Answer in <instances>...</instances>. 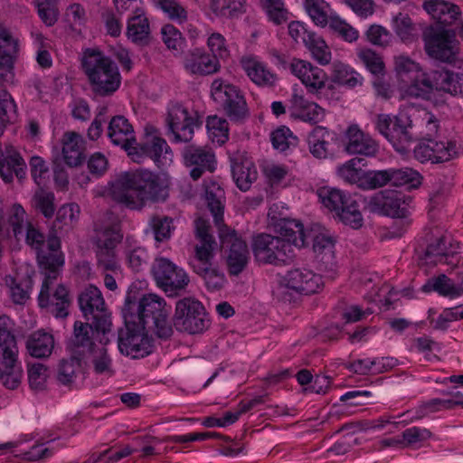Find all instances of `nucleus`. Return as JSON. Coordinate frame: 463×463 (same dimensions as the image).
<instances>
[{
    "mask_svg": "<svg viewBox=\"0 0 463 463\" xmlns=\"http://www.w3.org/2000/svg\"><path fill=\"white\" fill-rule=\"evenodd\" d=\"M442 92L463 95V74L449 71L427 74L419 64L407 60V110H413L416 105L409 99L415 98L437 104Z\"/></svg>",
    "mask_w": 463,
    "mask_h": 463,
    "instance_id": "obj_1",
    "label": "nucleus"
},
{
    "mask_svg": "<svg viewBox=\"0 0 463 463\" xmlns=\"http://www.w3.org/2000/svg\"><path fill=\"white\" fill-rule=\"evenodd\" d=\"M423 8L436 22L424 33L428 54L443 61H451L458 52L455 33L448 28L459 15L458 7L445 0H425Z\"/></svg>",
    "mask_w": 463,
    "mask_h": 463,
    "instance_id": "obj_2",
    "label": "nucleus"
},
{
    "mask_svg": "<svg viewBox=\"0 0 463 463\" xmlns=\"http://www.w3.org/2000/svg\"><path fill=\"white\" fill-rule=\"evenodd\" d=\"M114 201L132 210H140L147 200L164 201L167 193L158 175L146 170L125 172L110 183Z\"/></svg>",
    "mask_w": 463,
    "mask_h": 463,
    "instance_id": "obj_3",
    "label": "nucleus"
},
{
    "mask_svg": "<svg viewBox=\"0 0 463 463\" xmlns=\"http://www.w3.org/2000/svg\"><path fill=\"white\" fill-rule=\"evenodd\" d=\"M195 228L200 244L194 247V257L191 260L190 266L197 275L203 279L209 289L219 290L225 282V277L213 263L216 241L209 233L211 226L206 220L198 218L195 221Z\"/></svg>",
    "mask_w": 463,
    "mask_h": 463,
    "instance_id": "obj_4",
    "label": "nucleus"
},
{
    "mask_svg": "<svg viewBox=\"0 0 463 463\" xmlns=\"http://www.w3.org/2000/svg\"><path fill=\"white\" fill-rule=\"evenodd\" d=\"M82 68L95 94L101 97L110 96L119 88L121 77L118 68L101 52L86 50L82 58Z\"/></svg>",
    "mask_w": 463,
    "mask_h": 463,
    "instance_id": "obj_5",
    "label": "nucleus"
},
{
    "mask_svg": "<svg viewBox=\"0 0 463 463\" xmlns=\"http://www.w3.org/2000/svg\"><path fill=\"white\" fill-rule=\"evenodd\" d=\"M11 319L7 316L0 317V381L6 388L14 390L21 383L23 370L17 362L18 347L15 336L11 332Z\"/></svg>",
    "mask_w": 463,
    "mask_h": 463,
    "instance_id": "obj_6",
    "label": "nucleus"
},
{
    "mask_svg": "<svg viewBox=\"0 0 463 463\" xmlns=\"http://www.w3.org/2000/svg\"><path fill=\"white\" fill-rule=\"evenodd\" d=\"M125 326L118 332V347L121 354L137 359L151 353L146 327L137 322L136 317L123 314Z\"/></svg>",
    "mask_w": 463,
    "mask_h": 463,
    "instance_id": "obj_7",
    "label": "nucleus"
},
{
    "mask_svg": "<svg viewBox=\"0 0 463 463\" xmlns=\"http://www.w3.org/2000/svg\"><path fill=\"white\" fill-rule=\"evenodd\" d=\"M317 194L322 203L335 212L343 223L354 229L362 227L364 220L354 198L335 188L322 187Z\"/></svg>",
    "mask_w": 463,
    "mask_h": 463,
    "instance_id": "obj_8",
    "label": "nucleus"
},
{
    "mask_svg": "<svg viewBox=\"0 0 463 463\" xmlns=\"http://www.w3.org/2000/svg\"><path fill=\"white\" fill-rule=\"evenodd\" d=\"M172 320L177 331L191 335L202 333L209 326L204 307L192 298H184L176 302Z\"/></svg>",
    "mask_w": 463,
    "mask_h": 463,
    "instance_id": "obj_9",
    "label": "nucleus"
},
{
    "mask_svg": "<svg viewBox=\"0 0 463 463\" xmlns=\"http://www.w3.org/2000/svg\"><path fill=\"white\" fill-rule=\"evenodd\" d=\"M211 89L213 99L222 107L230 120L242 122L248 118V106L239 88L218 79L213 81Z\"/></svg>",
    "mask_w": 463,
    "mask_h": 463,
    "instance_id": "obj_10",
    "label": "nucleus"
},
{
    "mask_svg": "<svg viewBox=\"0 0 463 463\" xmlns=\"http://www.w3.org/2000/svg\"><path fill=\"white\" fill-rule=\"evenodd\" d=\"M94 231L98 234L97 259L99 268L103 271H115L119 266L114 249L123 237L119 223L118 222H113L109 225L95 223Z\"/></svg>",
    "mask_w": 463,
    "mask_h": 463,
    "instance_id": "obj_11",
    "label": "nucleus"
},
{
    "mask_svg": "<svg viewBox=\"0 0 463 463\" xmlns=\"http://www.w3.org/2000/svg\"><path fill=\"white\" fill-rule=\"evenodd\" d=\"M252 251L258 261L279 265L292 258L293 247L279 237L262 233L253 238Z\"/></svg>",
    "mask_w": 463,
    "mask_h": 463,
    "instance_id": "obj_12",
    "label": "nucleus"
},
{
    "mask_svg": "<svg viewBox=\"0 0 463 463\" xmlns=\"http://www.w3.org/2000/svg\"><path fill=\"white\" fill-rule=\"evenodd\" d=\"M322 284L321 277L309 269H292L287 273L279 285V298L285 302H290L292 298L288 290L310 295L317 293Z\"/></svg>",
    "mask_w": 463,
    "mask_h": 463,
    "instance_id": "obj_13",
    "label": "nucleus"
},
{
    "mask_svg": "<svg viewBox=\"0 0 463 463\" xmlns=\"http://www.w3.org/2000/svg\"><path fill=\"white\" fill-rule=\"evenodd\" d=\"M152 272L157 286L171 297L184 289L190 281L184 269L165 258L156 260Z\"/></svg>",
    "mask_w": 463,
    "mask_h": 463,
    "instance_id": "obj_14",
    "label": "nucleus"
},
{
    "mask_svg": "<svg viewBox=\"0 0 463 463\" xmlns=\"http://www.w3.org/2000/svg\"><path fill=\"white\" fill-rule=\"evenodd\" d=\"M221 246L228 247L226 263L229 273L238 276L246 268L249 260V250L246 242L238 237L235 230L222 226L219 232Z\"/></svg>",
    "mask_w": 463,
    "mask_h": 463,
    "instance_id": "obj_15",
    "label": "nucleus"
},
{
    "mask_svg": "<svg viewBox=\"0 0 463 463\" xmlns=\"http://www.w3.org/2000/svg\"><path fill=\"white\" fill-rule=\"evenodd\" d=\"M459 147L455 141H438L430 137H424L413 148L415 158L421 162L440 163L455 157Z\"/></svg>",
    "mask_w": 463,
    "mask_h": 463,
    "instance_id": "obj_16",
    "label": "nucleus"
},
{
    "mask_svg": "<svg viewBox=\"0 0 463 463\" xmlns=\"http://www.w3.org/2000/svg\"><path fill=\"white\" fill-rule=\"evenodd\" d=\"M165 306V300L154 294L144 296L139 301L128 296L122 313L136 317L135 320L146 327L153 318L166 311Z\"/></svg>",
    "mask_w": 463,
    "mask_h": 463,
    "instance_id": "obj_17",
    "label": "nucleus"
},
{
    "mask_svg": "<svg viewBox=\"0 0 463 463\" xmlns=\"http://www.w3.org/2000/svg\"><path fill=\"white\" fill-rule=\"evenodd\" d=\"M404 195L402 192L396 190H384L372 196L366 205V208L373 213L391 216L400 219L405 216V209L401 207L404 203Z\"/></svg>",
    "mask_w": 463,
    "mask_h": 463,
    "instance_id": "obj_18",
    "label": "nucleus"
},
{
    "mask_svg": "<svg viewBox=\"0 0 463 463\" xmlns=\"http://www.w3.org/2000/svg\"><path fill=\"white\" fill-rule=\"evenodd\" d=\"M93 333L94 329L92 325L81 321H75L73 333L66 345L69 353L82 360L87 354H91L96 346L93 340Z\"/></svg>",
    "mask_w": 463,
    "mask_h": 463,
    "instance_id": "obj_19",
    "label": "nucleus"
},
{
    "mask_svg": "<svg viewBox=\"0 0 463 463\" xmlns=\"http://www.w3.org/2000/svg\"><path fill=\"white\" fill-rule=\"evenodd\" d=\"M80 209L77 204H64L59 208L56 213V218L51 226L50 232L47 238V247L51 250H59L61 241L59 233L63 231L68 232L72 228L73 223L78 219Z\"/></svg>",
    "mask_w": 463,
    "mask_h": 463,
    "instance_id": "obj_20",
    "label": "nucleus"
},
{
    "mask_svg": "<svg viewBox=\"0 0 463 463\" xmlns=\"http://www.w3.org/2000/svg\"><path fill=\"white\" fill-rule=\"evenodd\" d=\"M183 158L186 166H194L190 172L194 180H198L206 170H214V155L201 146H186L183 150Z\"/></svg>",
    "mask_w": 463,
    "mask_h": 463,
    "instance_id": "obj_21",
    "label": "nucleus"
},
{
    "mask_svg": "<svg viewBox=\"0 0 463 463\" xmlns=\"http://www.w3.org/2000/svg\"><path fill=\"white\" fill-rule=\"evenodd\" d=\"M376 125L380 133L398 152L402 153L405 150V125L400 118L395 117L392 119L388 115L379 114Z\"/></svg>",
    "mask_w": 463,
    "mask_h": 463,
    "instance_id": "obj_22",
    "label": "nucleus"
},
{
    "mask_svg": "<svg viewBox=\"0 0 463 463\" xmlns=\"http://www.w3.org/2000/svg\"><path fill=\"white\" fill-rule=\"evenodd\" d=\"M133 127L124 116H115L108 128V136L112 143L120 146L128 155L135 153L131 148L136 144Z\"/></svg>",
    "mask_w": 463,
    "mask_h": 463,
    "instance_id": "obj_23",
    "label": "nucleus"
},
{
    "mask_svg": "<svg viewBox=\"0 0 463 463\" xmlns=\"http://www.w3.org/2000/svg\"><path fill=\"white\" fill-rule=\"evenodd\" d=\"M291 71L309 89L310 92H317L326 85V72L307 61H294L291 63Z\"/></svg>",
    "mask_w": 463,
    "mask_h": 463,
    "instance_id": "obj_24",
    "label": "nucleus"
},
{
    "mask_svg": "<svg viewBox=\"0 0 463 463\" xmlns=\"http://www.w3.org/2000/svg\"><path fill=\"white\" fill-rule=\"evenodd\" d=\"M335 242L332 237L319 233L313 239V250L316 261L321 271L334 272L336 267Z\"/></svg>",
    "mask_w": 463,
    "mask_h": 463,
    "instance_id": "obj_25",
    "label": "nucleus"
},
{
    "mask_svg": "<svg viewBox=\"0 0 463 463\" xmlns=\"http://www.w3.org/2000/svg\"><path fill=\"white\" fill-rule=\"evenodd\" d=\"M348 142L345 150L349 154L364 156H374L378 151L377 143L368 135H365L356 125L348 128L346 131Z\"/></svg>",
    "mask_w": 463,
    "mask_h": 463,
    "instance_id": "obj_26",
    "label": "nucleus"
},
{
    "mask_svg": "<svg viewBox=\"0 0 463 463\" xmlns=\"http://www.w3.org/2000/svg\"><path fill=\"white\" fill-rule=\"evenodd\" d=\"M292 116L311 124L323 120L325 109L315 102L308 101L303 96L294 93L291 99Z\"/></svg>",
    "mask_w": 463,
    "mask_h": 463,
    "instance_id": "obj_27",
    "label": "nucleus"
},
{
    "mask_svg": "<svg viewBox=\"0 0 463 463\" xmlns=\"http://www.w3.org/2000/svg\"><path fill=\"white\" fill-rule=\"evenodd\" d=\"M169 146L166 141L159 137H152L150 140L146 141L143 144H134L132 153L130 156L136 162H141V160L147 156L150 157L155 163L159 164L161 156L165 152V155L168 153Z\"/></svg>",
    "mask_w": 463,
    "mask_h": 463,
    "instance_id": "obj_28",
    "label": "nucleus"
},
{
    "mask_svg": "<svg viewBox=\"0 0 463 463\" xmlns=\"http://www.w3.org/2000/svg\"><path fill=\"white\" fill-rule=\"evenodd\" d=\"M184 68L193 74L208 75L218 71V61L200 49H194L186 54Z\"/></svg>",
    "mask_w": 463,
    "mask_h": 463,
    "instance_id": "obj_29",
    "label": "nucleus"
},
{
    "mask_svg": "<svg viewBox=\"0 0 463 463\" xmlns=\"http://www.w3.org/2000/svg\"><path fill=\"white\" fill-rule=\"evenodd\" d=\"M14 174L22 181L26 176V164L16 151L0 156V176L5 183H11Z\"/></svg>",
    "mask_w": 463,
    "mask_h": 463,
    "instance_id": "obj_30",
    "label": "nucleus"
},
{
    "mask_svg": "<svg viewBox=\"0 0 463 463\" xmlns=\"http://www.w3.org/2000/svg\"><path fill=\"white\" fill-rule=\"evenodd\" d=\"M54 347V338L50 333L39 330L31 334L26 340V349L33 357H49Z\"/></svg>",
    "mask_w": 463,
    "mask_h": 463,
    "instance_id": "obj_31",
    "label": "nucleus"
},
{
    "mask_svg": "<svg viewBox=\"0 0 463 463\" xmlns=\"http://www.w3.org/2000/svg\"><path fill=\"white\" fill-rule=\"evenodd\" d=\"M280 239L286 242L297 246L304 247L306 244V235L303 224L297 220L281 219L276 225Z\"/></svg>",
    "mask_w": 463,
    "mask_h": 463,
    "instance_id": "obj_32",
    "label": "nucleus"
},
{
    "mask_svg": "<svg viewBox=\"0 0 463 463\" xmlns=\"http://www.w3.org/2000/svg\"><path fill=\"white\" fill-rule=\"evenodd\" d=\"M80 308L86 319L96 312L102 311L105 302L100 290L92 285L88 286L78 297Z\"/></svg>",
    "mask_w": 463,
    "mask_h": 463,
    "instance_id": "obj_33",
    "label": "nucleus"
},
{
    "mask_svg": "<svg viewBox=\"0 0 463 463\" xmlns=\"http://www.w3.org/2000/svg\"><path fill=\"white\" fill-rule=\"evenodd\" d=\"M81 137L75 132L64 135L62 155L66 165L70 167L80 165L84 160L81 149Z\"/></svg>",
    "mask_w": 463,
    "mask_h": 463,
    "instance_id": "obj_34",
    "label": "nucleus"
},
{
    "mask_svg": "<svg viewBox=\"0 0 463 463\" xmlns=\"http://www.w3.org/2000/svg\"><path fill=\"white\" fill-rule=\"evenodd\" d=\"M232 173L236 185L241 191L249 190L252 182L257 179V171L250 162L232 161Z\"/></svg>",
    "mask_w": 463,
    "mask_h": 463,
    "instance_id": "obj_35",
    "label": "nucleus"
},
{
    "mask_svg": "<svg viewBox=\"0 0 463 463\" xmlns=\"http://www.w3.org/2000/svg\"><path fill=\"white\" fill-rule=\"evenodd\" d=\"M82 359L70 354L62 358L57 365L56 379L59 383L71 387L76 379V370L80 368Z\"/></svg>",
    "mask_w": 463,
    "mask_h": 463,
    "instance_id": "obj_36",
    "label": "nucleus"
},
{
    "mask_svg": "<svg viewBox=\"0 0 463 463\" xmlns=\"http://www.w3.org/2000/svg\"><path fill=\"white\" fill-rule=\"evenodd\" d=\"M17 52V41L6 28L0 25V64L9 67L14 64Z\"/></svg>",
    "mask_w": 463,
    "mask_h": 463,
    "instance_id": "obj_37",
    "label": "nucleus"
},
{
    "mask_svg": "<svg viewBox=\"0 0 463 463\" xmlns=\"http://www.w3.org/2000/svg\"><path fill=\"white\" fill-rule=\"evenodd\" d=\"M128 37L135 43H147L149 35V23L143 14H137L130 17L128 23Z\"/></svg>",
    "mask_w": 463,
    "mask_h": 463,
    "instance_id": "obj_38",
    "label": "nucleus"
},
{
    "mask_svg": "<svg viewBox=\"0 0 463 463\" xmlns=\"http://www.w3.org/2000/svg\"><path fill=\"white\" fill-rule=\"evenodd\" d=\"M55 196L52 192L39 188L33 195L32 207L42 213L46 219H51L55 213Z\"/></svg>",
    "mask_w": 463,
    "mask_h": 463,
    "instance_id": "obj_39",
    "label": "nucleus"
},
{
    "mask_svg": "<svg viewBox=\"0 0 463 463\" xmlns=\"http://www.w3.org/2000/svg\"><path fill=\"white\" fill-rule=\"evenodd\" d=\"M450 382L459 384L451 392V398L432 400L429 404L430 411L463 405V375L451 376Z\"/></svg>",
    "mask_w": 463,
    "mask_h": 463,
    "instance_id": "obj_40",
    "label": "nucleus"
},
{
    "mask_svg": "<svg viewBox=\"0 0 463 463\" xmlns=\"http://www.w3.org/2000/svg\"><path fill=\"white\" fill-rule=\"evenodd\" d=\"M328 131L326 128L317 126L308 136L307 142L310 153L317 158H326L327 156Z\"/></svg>",
    "mask_w": 463,
    "mask_h": 463,
    "instance_id": "obj_41",
    "label": "nucleus"
},
{
    "mask_svg": "<svg viewBox=\"0 0 463 463\" xmlns=\"http://www.w3.org/2000/svg\"><path fill=\"white\" fill-rule=\"evenodd\" d=\"M425 291H435L441 296L456 298L461 294V289L455 286L445 275L430 279L424 286Z\"/></svg>",
    "mask_w": 463,
    "mask_h": 463,
    "instance_id": "obj_42",
    "label": "nucleus"
},
{
    "mask_svg": "<svg viewBox=\"0 0 463 463\" xmlns=\"http://www.w3.org/2000/svg\"><path fill=\"white\" fill-rule=\"evenodd\" d=\"M48 250H50L48 253L38 251L37 260L40 268L44 270L45 276L53 274L57 279L59 271L64 264V258L61 252H57L58 250H51L49 248Z\"/></svg>",
    "mask_w": 463,
    "mask_h": 463,
    "instance_id": "obj_43",
    "label": "nucleus"
},
{
    "mask_svg": "<svg viewBox=\"0 0 463 463\" xmlns=\"http://www.w3.org/2000/svg\"><path fill=\"white\" fill-rule=\"evenodd\" d=\"M358 76L356 72L350 71L346 64L341 61H335L333 63L330 75L332 82L353 88L360 82Z\"/></svg>",
    "mask_w": 463,
    "mask_h": 463,
    "instance_id": "obj_44",
    "label": "nucleus"
},
{
    "mask_svg": "<svg viewBox=\"0 0 463 463\" xmlns=\"http://www.w3.org/2000/svg\"><path fill=\"white\" fill-rule=\"evenodd\" d=\"M358 58L365 68L373 75L385 73V64L383 57L371 48H363L358 52Z\"/></svg>",
    "mask_w": 463,
    "mask_h": 463,
    "instance_id": "obj_45",
    "label": "nucleus"
},
{
    "mask_svg": "<svg viewBox=\"0 0 463 463\" xmlns=\"http://www.w3.org/2000/svg\"><path fill=\"white\" fill-rule=\"evenodd\" d=\"M305 8L313 22L325 27L332 15L328 14L329 5L324 0H305Z\"/></svg>",
    "mask_w": 463,
    "mask_h": 463,
    "instance_id": "obj_46",
    "label": "nucleus"
},
{
    "mask_svg": "<svg viewBox=\"0 0 463 463\" xmlns=\"http://www.w3.org/2000/svg\"><path fill=\"white\" fill-rule=\"evenodd\" d=\"M5 284L10 288L12 299L15 304H24L29 298V288L32 279L27 278L24 281L17 282L12 276L5 278Z\"/></svg>",
    "mask_w": 463,
    "mask_h": 463,
    "instance_id": "obj_47",
    "label": "nucleus"
},
{
    "mask_svg": "<svg viewBox=\"0 0 463 463\" xmlns=\"http://www.w3.org/2000/svg\"><path fill=\"white\" fill-rule=\"evenodd\" d=\"M328 27L333 33L348 43L355 42L359 37L358 31L338 16L330 17Z\"/></svg>",
    "mask_w": 463,
    "mask_h": 463,
    "instance_id": "obj_48",
    "label": "nucleus"
},
{
    "mask_svg": "<svg viewBox=\"0 0 463 463\" xmlns=\"http://www.w3.org/2000/svg\"><path fill=\"white\" fill-rule=\"evenodd\" d=\"M376 429L383 430V434H397L405 439V420L403 414L377 419Z\"/></svg>",
    "mask_w": 463,
    "mask_h": 463,
    "instance_id": "obj_49",
    "label": "nucleus"
},
{
    "mask_svg": "<svg viewBox=\"0 0 463 463\" xmlns=\"http://www.w3.org/2000/svg\"><path fill=\"white\" fill-rule=\"evenodd\" d=\"M387 170L368 171L359 178V187L366 190H374L388 184Z\"/></svg>",
    "mask_w": 463,
    "mask_h": 463,
    "instance_id": "obj_50",
    "label": "nucleus"
},
{
    "mask_svg": "<svg viewBox=\"0 0 463 463\" xmlns=\"http://www.w3.org/2000/svg\"><path fill=\"white\" fill-rule=\"evenodd\" d=\"M16 114L15 104L11 95L5 90H0V136L13 117Z\"/></svg>",
    "mask_w": 463,
    "mask_h": 463,
    "instance_id": "obj_51",
    "label": "nucleus"
},
{
    "mask_svg": "<svg viewBox=\"0 0 463 463\" xmlns=\"http://www.w3.org/2000/svg\"><path fill=\"white\" fill-rule=\"evenodd\" d=\"M173 219L167 216L154 215L150 219V226L156 241H164L171 236Z\"/></svg>",
    "mask_w": 463,
    "mask_h": 463,
    "instance_id": "obj_52",
    "label": "nucleus"
},
{
    "mask_svg": "<svg viewBox=\"0 0 463 463\" xmlns=\"http://www.w3.org/2000/svg\"><path fill=\"white\" fill-rule=\"evenodd\" d=\"M151 330L160 339H169L174 333L173 326L167 319V311L156 317L146 325V331Z\"/></svg>",
    "mask_w": 463,
    "mask_h": 463,
    "instance_id": "obj_53",
    "label": "nucleus"
},
{
    "mask_svg": "<svg viewBox=\"0 0 463 463\" xmlns=\"http://www.w3.org/2000/svg\"><path fill=\"white\" fill-rule=\"evenodd\" d=\"M306 46L310 50L314 58L323 65L328 64L331 60V52L326 45V42L316 35L310 39V43H307Z\"/></svg>",
    "mask_w": 463,
    "mask_h": 463,
    "instance_id": "obj_54",
    "label": "nucleus"
},
{
    "mask_svg": "<svg viewBox=\"0 0 463 463\" xmlns=\"http://www.w3.org/2000/svg\"><path fill=\"white\" fill-rule=\"evenodd\" d=\"M205 201L207 203L208 209L213 216V221L218 228V232H220L222 226H227L223 223L224 206L220 200V195H217L213 191L206 190Z\"/></svg>",
    "mask_w": 463,
    "mask_h": 463,
    "instance_id": "obj_55",
    "label": "nucleus"
},
{
    "mask_svg": "<svg viewBox=\"0 0 463 463\" xmlns=\"http://www.w3.org/2000/svg\"><path fill=\"white\" fill-rule=\"evenodd\" d=\"M247 74L250 80L258 85H272L275 76L258 62H253L246 67Z\"/></svg>",
    "mask_w": 463,
    "mask_h": 463,
    "instance_id": "obj_56",
    "label": "nucleus"
},
{
    "mask_svg": "<svg viewBox=\"0 0 463 463\" xmlns=\"http://www.w3.org/2000/svg\"><path fill=\"white\" fill-rule=\"evenodd\" d=\"M38 14L48 26L53 25L58 19V9L55 0H35Z\"/></svg>",
    "mask_w": 463,
    "mask_h": 463,
    "instance_id": "obj_57",
    "label": "nucleus"
},
{
    "mask_svg": "<svg viewBox=\"0 0 463 463\" xmlns=\"http://www.w3.org/2000/svg\"><path fill=\"white\" fill-rule=\"evenodd\" d=\"M365 38L373 45L386 47L391 41V33L382 25L372 24L365 32Z\"/></svg>",
    "mask_w": 463,
    "mask_h": 463,
    "instance_id": "obj_58",
    "label": "nucleus"
},
{
    "mask_svg": "<svg viewBox=\"0 0 463 463\" xmlns=\"http://www.w3.org/2000/svg\"><path fill=\"white\" fill-rule=\"evenodd\" d=\"M263 6L269 20L276 24H280L288 20V11L284 7L282 0H262Z\"/></svg>",
    "mask_w": 463,
    "mask_h": 463,
    "instance_id": "obj_59",
    "label": "nucleus"
},
{
    "mask_svg": "<svg viewBox=\"0 0 463 463\" xmlns=\"http://www.w3.org/2000/svg\"><path fill=\"white\" fill-rule=\"evenodd\" d=\"M156 4L169 19L177 20L180 23L186 21L187 12L176 0H157Z\"/></svg>",
    "mask_w": 463,
    "mask_h": 463,
    "instance_id": "obj_60",
    "label": "nucleus"
},
{
    "mask_svg": "<svg viewBox=\"0 0 463 463\" xmlns=\"http://www.w3.org/2000/svg\"><path fill=\"white\" fill-rule=\"evenodd\" d=\"M202 126V121L199 118L192 117L184 125L178 127L175 132H172L174 136V140L176 142H190L194 137V128H199Z\"/></svg>",
    "mask_w": 463,
    "mask_h": 463,
    "instance_id": "obj_61",
    "label": "nucleus"
},
{
    "mask_svg": "<svg viewBox=\"0 0 463 463\" xmlns=\"http://www.w3.org/2000/svg\"><path fill=\"white\" fill-rule=\"evenodd\" d=\"M192 116L189 115L186 109L180 105H174L168 111L166 117V124L169 132H175V130L184 125Z\"/></svg>",
    "mask_w": 463,
    "mask_h": 463,
    "instance_id": "obj_62",
    "label": "nucleus"
},
{
    "mask_svg": "<svg viewBox=\"0 0 463 463\" xmlns=\"http://www.w3.org/2000/svg\"><path fill=\"white\" fill-rule=\"evenodd\" d=\"M92 364L94 372L97 374H107L111 376L114 373L112 369V361L108 354L106 348L99 349L92 358Z\"/></svg>",
    "mask_w": 463,
    "mask_h": 463,
    "instance_id": "obj_63",
    "label": "nucleus"
},
{
    "mask_svg": "<svg viewBox=\"0 0 463 463\" xmlns=\"http://www.w3.org/2000/svg\"><path fill=\"white\" fill-rule=\"evenodd\" d=\"M47 376V368L43 364H33L28 368V381L32 389H43Z\"/></svg>",
    "mask_w": 463,
    "mask_h": 463,
    "instance_id": "obj_64",
    "label": "nucleus"
}]
</instances>
